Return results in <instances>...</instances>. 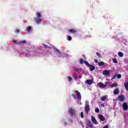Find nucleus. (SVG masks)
<instances>
[{
    "instance_id": "nucleus-12",
    "label": "nucleus",
    "mask_w": 128,
    "mask_h": 128,
    "mask_svg": "<svg viewBox=\"0 0 128 128\" xmlns=\"http://www.w3.org/2000/svg\"><path fill=\"white\" fill-rule=\"evenodd\" d=\"M98 86L101 88H106V85H104L102 82H99L98 84Z\"/></svg>"
},
{
    "instance_id": "nucleus-10",
    "label": "nucleus",
    "mask_w": 128,
    "mask_h": 128,
    "mask_svg": "<svg viewBox=\"0 0 128 128\" xmlns=\"http://www.w3.org/2000/svg\"><path fill=\"white\" fill-rule=\"evenodd\" d=\"M94 83V80H86V84H89L90 86V84H92Z\"/></svg>"
},
{
    "instance_id": "nucleus-19",
    "label": "nucleus",
    "mask_w": 128,
    "mask_h": 128,
    "mask_svg": "<svg viewBox=\"0 0 128 128\" xmlns=\"http://www.w3.org/2000/svg\"><path fill=\"white\" fill-rule=\"evenodd\" d=\"M124 86L126 90L128 91V82H125L124 84Z\"/></svg>"
},
{
    "instance_id": "nucleus-41",
    "label": "nucleus",
    "mask_w": 128,
    "mask_h": 128,
    "mask_svg": "<svg viewBox=\"0 0 128 128\" xmlns=\"http://www.w3.org/2000/svg\"><path fill=\"white\" fill-rule=\"evenodd\" d=\"M79 62H80V59L79 60Z\"/></svg>"
},
{
    "instance_id": "nucleus-18",
    "label": "nucleus",
    "mask_w": 128,
    "mask_h": 128,
    "mask_svg": "<svg viewBox=\"0 0 128 128\" xmlns=\"http://www.w3.org/2000/svg\"><path fill=\"white\" fill-rule=\"evenodd\" d=\"M118 83H115V84H113L112 85L110 86V88H116L117 86H118Z\"/></svg>"
},
{
    "instance_id": "nucleus-44",
    "label": "nucleus",
    "mask_w": 128,
    "mask_h": 128,
    "mask_svg": "<svg viewBox=\"0 0 128 128\" xmlns=\"http://www.w3.org/2000/svg\"><path fill=\"white\" fill-rule=\"evenodd\" d=\"M86 128H88V127H86Z\"/></svg>"
},
{
    "instance_id": "nucleus-27",
    "label": "nucleus",
    "mask_w": 128,
    "mask_h": 128,
    "mask_svg": "<svg viewBox=\"0 0 128 128\" xmlns=\"http://www.w3.org/2000/svg\"><path fill=\"white\" fill-rule=\"evenodd\" d=\"M67 40H72V36H68Z\"/></svg>"
},
{
    "instance_id": "nucleus-30",
    "label": "nucleus",
    "mask_w": 128,
    "mask_h": 128,
    "mask_svg": "<svg viewBox=\"0 0 128 128\" xmlns=\"http://www.w3.org/2000/svg\"><path fill=\"white\" fill-rule=\"evenodd\" d=\"M116 76H118V74H115L114 76L112 77V78L111 79V80H114V78H116Z\"/></svg>"
},
{
    "instance_id": "nucleus-6",
    "label": "nucleus",
    "mask_w": 128,
    "mask_h": 128,
    "mask_svg": "<svg viewBox=\"0 0 128 128\" xmlns=\"http://www.w3.org/2000/svg\"><path fill=\"white\" fill-rule=\"evenodd\" d=\"M102 74L104 76H110V70H104L102 72Z\"/></svg>"
},
{
    "instance_id": "nucleus-2",
    "label": "nucleus",
    "mask_w": 128,
    "mask_h": 128,
    "mask_svg": "<svg viewBox=\"0 0 128 128\" xmlns=\"http://www.w3.org/2000/svg\"><path fill=\"white\" fill-rule=\"evenodd\" d=\"M36 18H34V20L37 24H40V22H42V20H40V16H42V15L40 14V12H36Z\"/></svg>"
},
{
    "instance_id": "nucleus-33",
    "label": "nucleus",
    "mask_w": 128,
    "mask_h": 128,
    "mask_svg": "<svg viewBox=\"0 0 128 128\" xmlns=\"http://www.w3.org/2000/svg\"><path fill=\"white\" fill-rule=\"evenodd\" d=\"M96 112H100V109L98 108H96L95 109Z\"/></svg>"
},
{
    "instance_id": "nucleus-43",
    "label": "nucleus",
    "mask_w": 128,
    "mask_h": 128,
    "mask_svg": "<svg viewBox=\"0 0 128 128\" xmlns=\"http://www.w3.org/2000/svg\"><path fill=\"white\" fill-rule=\"evenodd\" d=\"M66 124V123L65 122V123H64V124Z\"/></svg>"
},
{
    "instance_id": "nucleus-1",
    "label": "nucleus",
    "mask_w": 128,
    "mask_h": 128,
    "mask_svg": "<svg viewBox=\"0 0 128 128\" xmlns=\"http://www.w3.org/2000/svg\"><path fill=\"white\" fill-rule=\"evenodd\" d=\"M86 64V66H88V68H90V70L91 72H94V70H96V66L90 64L86 60H84V59H80V64Z\"/></svg>"
},
{
    "instance_id": "nucleus-20",
    "label": "nucleus",
    "mask_w": 128,
    "mask_h": 128,
    "mask_svg": "<svg viewBox=\"0 0 128 128\" xmlns=\"http://www.w3.org/2000/svg\"><path fill=\"white\" fill-rule=\"evenodd\" d=\"M32 26H28L26 28V30H27L28 32H30V30H32Z\"/></svg>"
},
{
    "instance_id": "nucleus-22",
    "label": "nucleus",
    "mask_w": 128,
    "mask_h": 128,
    "mask_svg": "<svg viewBox=\"0 0 128 128\" xmlns=\"http://www.w3.org/2000/svg\"><path fill=\"white\" fill-rule=\"evenodd\" d=\"M118 56H120V58H122V56H124V54L122 52H118Z\"/></svg>"
},
{
    "instance_id": "nucleus-38",
    "label": "nucleus",
    "mask_w": 128,
    "mask_h": 128,
    "mask_svg": "<svg viewBox=\"0 0 128 128\" xmlns=\"http://www.w3.org/2000/svg\"><path fill=\"white\" fill-rule=\"evenodd\" d=\"M101 106H104V104H100Z\"/></svg>"
},
{
    "instance_id": "nucleus-11",
    "label": "nucleus",
    "mask_w": 128,
    "mask_h": 128,
    "mask_svg": "<svg viewBox=\"0 0 128 128\" xmlns=\"http://www.w3.org/2000/svg\"><path fill=\"white\" fill-rule=\"evenodd\" d=\"M87 126L88 128H94V124H92V122L88 121L87 124Z\"/></svg>"
},
{
    "instance_id": "nucleus-4",
    "label": "nucleus",
    "mask_w": 128,
    "mask_h": 128,
    "mask_svg": "<svg viewBox=\"0 0 128 128\" xmlns=\"http://www.w3.org/2000/svg\"><path fill=\"white\" fill-rule=\"evenodd\" d=\"M90 103L88 102V101H86L85 102V110L87 114H88V112H90Z\"/></svg>"
},
{
    "instance_id": "nucleus-14",
    "label": "nucleus",
    "mask_w": 128,
    "mask_h": 128,
    "mask_svg": "<svg viewBox=\"0 0 128 128\" xmlns=\"http://www.w3.org/2000/svg\"><path fill=\"white\" fill-rule=\"evenodd\" d=\"M114 94H120V89L117 88L116 90H114Z\"/></svg>"
},
{
    "instance_id": "nucleus-32",
    "label": "nucleus",
    "mask_w": 128,
    "mask_h": 128,
    "mask_svg": "<svg viewBox=\"0 0 128 128\" xmlns=\"http://www.w3.org/2000/svg\"><path fill=\"white\" fill-rule=\"evenodd\" d=\"M80 117L82 118H84V112H80Z\"/></svg>"
},
{
    "instance_id": "nucleus-23",
    "label": "nucleus",
    "mask_w": 128,
    "mask_h": 128,
    "mask_svg": "<svg viewBox=\"0 0 128 128\" xmlns=\"http://www.w3.org/2000/svg\"><path fill=\"white\" fill-rule=\"evenodd\" d=\"M98 64L100 66H104V62H100L98 63Z\"/></svg>"
},
{
    "instance_id": "nucleus-17",
    "label": "nucleus",
    "mask_w": 128,
    "mask_h": 128,
    "mask_svg": "<svg viewBox=\"0 0 128 128\" xmlns=\"http://www.w3.org/2000/svg\"><path fill=\"white\" fill-rule=\"evenodd\" d=\"M68 32H69L71 34H76V30H74V29H70L68 30Z\"/></svg>"
},
{
    "instance_id": "nucleus-40",
    "label": "nucleus",
    "mask_w": 128,
    "mask_h": 128,
    "mask_svg": "<svg viewBox=\"0 0 128 128\" xmlns=\"http://www.w3.org/2000/svg\"><path fill=\"white\" fill-rule=\"evenodd\" d=\"M106 80H110V79H108V78H106Z\"/></svg>"
},
{
    "instance_id": "nucleus-45",
    "label": "nucleus",
    "mask_w": 128,
    "mask_h": 128,
    "mask_svg": "<svg viewBox=\"0 0 128 128\" xmlns=\"http://www.w3.org/2000/svg\"><path fill=\"white\" fill-rule=\"evenodd\" d=\"M80 78H82V76H80Z\"/></svg>"
},
{
    "instance_id": "nucleus-31",
    "label": "nucleus",
    "mask_w": 128,
    "mask_h": 128,
    "mask_svg": "<svg viewBox=\"0 0 128 128\" xmlns=\"http://www.w3.org/2000/svg\"><path fill=\"white\" fill-rule=\"evenodd\" d=\"M116 76H117L118 78H122V74H118V75Z\"/></svg>"
},
{
    "instance_id": "nucleus-13",
    "label": "nucleus",
    "mask_w": 128,
    "mask_h": 128,
    "mask_svg": "<svg viewBox=\"0 0 128 128\" xmlns=\"http://www.w3.org/2000/svg\"><path fill=\"white\" fill-rule=\"evenodd\" d=\"M123 108L124 110H128V106L127 102H124L123 104Z\"/></svg>"
},
{
    "instance_id": "nucleus-21",
    "label": "nucleus",
    "mask_w": 128,
    "mask_h": 128,
    "mask_svg": "<svg viewBox=\"0 0 128 128\" xmlns=\"http://www.w3.org/2000/svg\"><path fill=\"white\" fill-rule=\"evenodd\" d=\"M55 50H56V52H58V54H60V55L58 56L59 58H60L61 55H62V52H60V50H58V49H56V48H54Z\"/></svg>"
},
{
    "instance_id": "nucleus-8",
    "label": "nucleus",
    "mask_w": 128,
    "mask_h": 128,
    "mask_svg": "<svg viewBox=\"0 0 128 128\" xmlns=\"http://www.w3.org/2000/svg\"><path fill=\"white\" fill-rule=\"evenodd\" d=\"M91 120L94 124H98V122L96 119V118L92 116H91Z\"/></svg>"
},
{
    "instance_id": "nucleus-25",
    "label": "nucleus",
    "mask_w": 128,
    "mask_h": 128,
    "mask_svg": "<svg viewBox=\"0 0 128 128\" xmlns=\"http://www.w3.org/2000/svg\"><path fill=\"white\" fill-rule=\"evenodd\" d=\"M112 62H114V64H118V60H116V58H113L112 59Z\"/></svg>"
},
{
    "instance_id": "nucleus-34",
    "label": "nucleus",
    "mask_w": 128,
    "mask_h": 128,
    "mask_svg": "<svg viewBox=\"0 0 128 128\" xmlns=\"http://www.w3.org/2000/svg\"><path fill=\"white\" fill-rule=\"evenodd\" d=\"M20 32L18 29H16L15 30V32H16V34H18V32Z\"/></svg>"
},
{
    "instance_id": "nucleus-26",
    "label": "nucleus",
    "mask_w": 128,
    "mask_h": 128,
    "mask_svg": "<svg viewBox=\"0 0 128 128\" xmlns=\"http://www.w3.org/2000/svg\"><path fill=\"white\" fill-rule=\"evenodd\" d=\"M73 78H74V79L76 80L78 78V76H76V74H73Z\"/></svg>"
},
{
    "instance_id": "nucleus-42",
    "label": "nucleus",
    "mask_w": 128,
    "mask_h": 128,
    "mask_svg": "<svg viewBox=\"0 0 128 128\" xmlns=\"http://www.w3.org/2000/svg\"><path fill=\"white\" fill-rule=\"evenodd\" d=\"M79 78H80V75L79 76Z\"/></svg>"
},
{
    "instance_id": "nucleus-24",
    "label": "nucleus",
    "mask_w": 128,
    "mask_h": 128,
    "mask_svg": "<svg viewBox=\"0 0 128 128\" xmlns=\"http://www.w3.org/2000/svg\"><path fill=\"white\" fill-rule=\"evenodd\" d=\"M96 54L97 56H98V58H102V55L100 54V52H96Z\"/></svg>"
},
{
    "instance_id": "nucleus-39",
    "label": "nucleus",
    "mask_w": 128,
    "mask_h": 128,
    "mask_svg": "<svg viewBox=\"0 0 128 128\" xmlns=\"http://www.w3.org/2000/svg\"><path fill=\"white\" fill-rule=\"evenodd\" d=\"M104 128H108V126H104Z\"/></svg>"
},
{
    "instance_id": "nucleus-28",
    "label": "nucleus",
    "mask_w": 128,
    "mask_h": 128,
    "mask_svg": "<svg viewBox=\"0 0 128 128\" xmlns=\"http://www.w3.org/2000/svg\"><path fill=\"white\" fill-rule=\"evenodd\" d=\"M42 46L44 48H48V46L46 44H42Z\"/></svg>"
},
{
    "instance_id": "nucleus-15",
    "label": "nucleus",
    "mask_w": 128,
    "mask_h": 128,
    "mask_svg": "<svg viewBox=\"0 0 128 128\" xmlns=\"http://www.w3.org/2000/svg\"><path fill=\"white\" fill-rule=\"evenodd\" d=\"M107 98H108V96H102L100 98V100H101L102 102H106V100Z\"/></svg>"
},
{
    "instance_id": "nucleus-3",
    "label": "nucleus",
    "mask_w": 128,
    "mask_h": 128,
    "mask_svg": "<svg viewBox=\"0 0 128 128\" xmlns=\"http://www.w3.org/2000/svg\"><path fill=\"white\" fill-rule=\"evenodd\" d=\"M72 96L74 100H80V94L78 91H75V94H72Z\"/></svg>"
},
{
    "instance_id": "nucleus-7",
    "label": "nucleus",
    "mask_w": 128,
    "mask_h": 128,
    "mask_svg": "<svg viewBox=\"0 0 128 128\" xmlns=\"http://www.w3.org/2000/svg\"><path fill=\"white\" fill-rule=\"evenodd\" d=\"M12 42L14 44H25L26 42V40L19 41L18 42H16V40H12Z\"/></svg>"
},
{
    "instance_id": "nucleus-29",
    "label": "nucleus",
    "mask_w": 128,
    "mask_h": 128,
    "mask_svg": "<svg viewBox=\"0 0 128 128\" xmlns=\"http://www.w3.org/2000/svg\"><path fill=\"white\" fill-rule=\"evenodd\" d=\"M68 82H72V77L68 76Z\"/></svg>"
},
{
    "instance_id": "nucleus-5",
    "label": "nucleus",
    "mask_w": 128,
    "mask_h": 128,
    "mask_svg": "<svg viewBox=\"0 0 128 128\" xmlns=\"http://www.w3.org/2000/svg\"><path fill=\"white\" fill-rule=\"evenodd\" d=\"M68 112L70 116H74L76 114V111H74V110L72 109V108H68Z\"/></svg>"
},
{
    "instance_id": "nucleus-37",
    "label": "nucleus",
    "mask_w": 128,
    "mask_h": 128,
    "mask_svg": "<svg viewBox=\"0 0 128 128\" xmlns=\"http://www.w3.org/2000/svg\"><path fill=\"white\" fill-rule=\"evenodd\" d=\"M95 62H96V64H98V60L95 59Z\"/></svg>"
},
{
    "instance_id": "nucleus-35",
    "label": "nucleus",
    "mask_w": 128,
    "mask_h": 128,
    "mask_svg": "<svg viewBox=\"0 0 128 128\" xmlns=\"http://www.w3.org/2000/svg\"><path fill=\"white\" fill-rule=\"evenodd\" d=\"M76 70L77 71V72H80V68H77Z\"/></svg>"
},
{
    "instance_id": "nucleus-36",
    "label": "nucleus",
    "mask_w": 128,
    "mask_h": 128,
    "mask_svg": "<svg viewBox=\"0 0 128 128\" xmlns=\"http://www.w3.org/2000/svg\"><path fill=\"white\" fill-rule=\"evenodd\" d=\"M82 56L84 57V60H86V56L82 55Z\"/></svg>"
},
{
    "instance_id": "nucleus-9",
    "label": "nucleus",
    "mask_w": 128,
    "mask_h": 128,
    "mask_svg": "<svg viewBox=\"0 0 128 128\" xmlns=\"http://www.w3.org/2000/svg\"><path fill=\"white\" fill-rule=\"evenodd\" d=\"M118 98L120 102H124L126 100V97L124 95L119 96Z\"/></svg>"
},
{
    "instance_id": "nucleus-16",
    "label": "nucleus",
    "mask_w": 128,
    "mask_h": 128,
    "mask_svg": "<svg viewBox=\"0 0 128 128\" xmlns=\"http://www.w3.org/2000/svg\"><path fill=\"white\" fill-rule=\"evenodd\" d=\"M99 118H100V120H102V122H104V120H106L104 116L100 114L99 115Z\"/></svg>"
}]
</instances>
